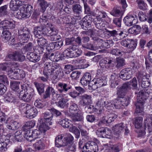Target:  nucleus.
<instances>
[{
  "label": "nucleus",
  "mask_w": 152,
  "mask_h": 152,
  "mask_svg": "<svg viewBox=\"0 0 152 152\" xmlns=\"http://www.w3.org/2000/svg\"><path fill=\"white\" fill-rule=\"evenodd\" d=\"M148 96V93L146 92L145 89L139 91L137 95V102L135 104L136 107L135 112L136 113H139L142 111L144 104Z\"/></svg>",
  "instance_id": "obj_1"
},
{
  "label": "nucleus",
  "mask_w": 152,
  "mask_h": 152,
  "mask_svg": "<svg viewBox=\"0 0 152 152\" xmlns=\"http://www.w3.org/2000/svg\"><path fill=\"white\" fill-rule=\"evenodd\" d=\"M21 88L23 90L19 93V98L26 102H30L34 94V89L25 84L22 85Z\"/></svg>",
  "instance_id": "obj_2"
},
{
  "label": "nucleus",
  "mask_w": 152,
  "mask_h": 152,
  "mask_svg": "<svg viewBox=\"0 0 152 152\" xmlns=\"http://www.w3.org/2000/svg\"><path fill=\"white\" fill-rule=\"evenodd\" d=\"M82 52L77 45H72L63 52V54L64 57L68 58H76L80 56Z\"/></svg>",
  "instance_id": "obj_3"
},
{
  "label": "nucleus",
  "mask_w": 152,
  "mask_h": 152,
  "mask_svg": "<svg viewBox=\"0 0 152 152\" xmlns=\"http://www.w3.org/2000/svg\"><path fill=\"white\" fill-rule=\"evenodd\" d=\"M52 31L51 28L40 26L35 27L34 28V34L37 37H40L43 36H49Z\"/></svg>",
  "instance_id": "obj_4"
},
{
  "label": "nucleus",
  "mask_w": 152,
  "mask_h": 152,
  "mask_svg": "<svg viewBox=\"0 0 152 152\" xmlns=\"http://www.w3.org/2000/svg\"><path fill=\"white\" fill-rule=\"evenodd\" d=\"M7 72L9 77L12 79L23 78L25 75L24 72L22 69H15L13 71L11 68H10Z\"/></svg>",
  "instance_id": "obj_5"
},
{
  "label": "nucleus",
  "mask_w": 152,
  "mask_h": 152,
  "mask_svg": "<svg viewBox=\"0 0 152 152\" xmlns=\"http://www.w3.org/2000/svg\"><path fill=\"white\" fill-rule=\"evenodd\" d=\"M62 138L63 136L61 135H58L56 138L55 144L57 147L59 148L66 146L68 140H70V141H71L73 140V137L69 134L64 137L63 140Z\"/></svg>",
  "instance_id": "obj_6"
},
{
  "label": "nucleus",
  "mask_w": 152,
  "mask_h": 152,
  "mask_svg": "<svg viewBox=\"0 0 152 152\" xmlns=\"http://www.w3.org/2000/svg\"><path fill=\"white\" fill-rule=\"evenodd\" d=\"M18 38L23 43L27 42L30 38V31L26 27H21L18 30Z\"/></svg>",
  "instance_id": "obj_7"
},
{
  "label": "nucleus",
  "mask_w": 152,
  "mask_h": 152,
  "mask_svg": "<svg viewBox=\"0 0 152 152\" xmlns=\"http://www.w3.org/2000/svg\"><path fill=\"white\" fill-rule=\"evenodd\" d=\"M25 59V57L23 55L22 51H15L9 54L6 57L7 61L12 60L14 61L22 62Z\"/></svg>",
  "instance_id": "obj_8"
},
{
  "label": "nucleus",
  "mask_w": 152,
  "mask_h": 152,
  "mask_svg": "<svg viewBox=\"0 0 152 152\" xmlns=\"http://www.w3.org/2000/svg\"><path fill=\"white\" fill-rule=\"evenodd\" d=\"M114 134L116 135L120 134L123 132L124 129L125 131V134L127 135L129 133L127 125L123 123H121L115 125L113 127L112 129Z\"/></svg>",
  "instance_id": "obj_9"
},
{
  "label": "nucleus",
  "mask_w": 152,
  "mask_h": 152,
  "mask_svg": "<svg viewBox=\"0 0 152 152\" xmlns=\"http://www.w3.org/2000/svg\"><path fill=\"white\" fill-rule=\"evenodd\" d=\"M137 83L136 77H134L132 79L127 83L123 84L122 86L119 88V90L118 94H119L121 93L122 91H126L131 89L130 86H132L134 89L137 88Z\"/></svg>",
  "instance_id": "obj_10"
},
{
  "label": "nucleus",
  "mask_w": 152,
  "mask_h": 152,
  "mask_svg": "<svg viewBox=\"0 0 152 152\" xmlns=\"http://www.w3.org/2000/svg\"><path fill=\"white\" fill-rule=\"evenodd\" d=\"M106 80L101 77L94 79L90 83L89 86L92 87V89L94 90L98 88L106 85Z\"/></svg>",
  "instance_id": "obj_11"
},
{
  "label": "nucleus",
  "mask_w": 152,
  "mask_h": 152,
  "mask_svg": "<svg viewBox=\"0 0 152 152\" xmlns=\"http://www.w3.org/2000/svg\"><path fill=\"white\" fill-rule=\"evenodd\" d=\"M51 93L52 99L55 100L56 99H59L61 97V94L56 93L54 88L52 87L49 86L46 89L45 93L43 95V98L46 99L50 97V94Z\"/></svg>",
  "instance_id": "obj_12"
},
{
  "label": "nucleus",
  "mask_w": 152,
  "mask_h": 152,
  "mask_svg": "<svg viewBox=\"0 0 152 152\" xmlns=\"http://www.w3.org/2000/svg\"><path fill=\"white\" fill-rule=\"evenodd\" d=\"M9 85L8 79L4 74H0V95L4 94L6 91V86Z\"/></svg>",
  "instance_id": "obj_13"
},
{
  "label": "nucleus",
  "mask_w": 152,
  "mask_h": 152,
  "mask_svg": "<svg viewBox=\"0 0 152 152\" xmlns=\"http://www.w3.org/2000/svg\"><path fill=\"white\" fill-rule=\"evenodd\" d=\"M86 148L85 152H97L98 147L96 143L93 141H89L83 146Z\"/></svg>",
  "instance_id": "obj_14"
},
{
  "label": "nucleus",
  "mask_w": 152,
  "mask_h": 152,
  "mask_svg": "<svg viewBox=\"0 0 152 152\" xmlns=\"http://www.w3.org/2000/svg\"><path fill=\"white\" fill-rule=\"evenodd\" d=\"M105 32L107 33V34L109 37H116L117 36L119 37L120 39L124 38L127 36V35L123 31H116L113 30L112 31H109L106 29Z\"/></svg>",
  "instance_id": "obj_15"
},
{
  "label": "nucleus",
  "mask_w": 152,
  "mask_h": 152,
  "mask_svg": "<svg viewBox=\"0 0 152 152\" xmlns=\"http://www.w3.org/2000/svg\"><path fill=\"white\" fill-rule=\"evenodd\" d=\"M132 75V69L130 68H126L122 69L119 74L120 78L124 80H129L131 78Z\"/></svg>",
  "instance_id": "obj_16"
},
{
  "label": "nucleus",
  "mask_w": 152,
  "mask_h": 152,
  "mask_svg": "<svg viewBox=\"0 0 152 152\" xmlns=\"http://www.w3.org/2000/svg\"><path fill=\"white\" fill-rule=\"evenodd\" d=\"M119 90V88L118 90L117 94L118 95L119 99L120 102L121 103L122 106H127L129 104L130 98L129 97L124 96L125 95V92L126 91H121V94H118V93Z\"/></svg>",
  "instance_id": "obj_17"
},
{
  "label": "nucleus",
  "mask_w": 152,
  "mask_h": 152,
  "mask_svg": "<svg viewBox=\"0 0 152 152\" xmlns=\"http://www.w3.org/2000/svg\"><path fill=\"white\" fill-rule=\"evenodd\" d=\"M24 108H26V114L28 118H34L37 113V110L36 108L31 105L26 104V106H23Z\"/></svg>",
  "instance_id": "obj_18"
},
{
  "label": "nucleus",
  "mask_w": 152,
  "mask_h": 152,
  "mask_svg": "<svg viewBox=\"0 0 152 152\" xmlns=\"http://www.w3.org/2000/svg\"><path fill=\"white\" fill-rule=\"evenodd\" d=\"M114 63L113 60L106 58L102 60L99 62V65L102 69L108 68L113 66Z\"/></svg>",
  "instance_id": "obj_19"
},
{
  "label": "nucleus",
  "mask_w": 152,
  "mask_h": 152,
  "mask_svg": "<svg viewBox=\"0 0 152 152\" xmlns=\"http://www.w3.org/2000/svg\"><path fill=\"white\" fill-rule=\"evenodd\" d=\"M0 25L4 29H13L15 28V22L13 20H4L0 23Z\"/></svg>",
  "instance_id": "obj_20"
},
{
  "label": "nucleus",
  "mask_w": 152,
  "mask_h": 152,
  "mask_svg": "<svg viewBox=\"0 0 152 152\" xmlns=\"http://www.w3.org/2000/svg\"><path fill=\"white\" fill-rule=\"evenodd\" d=\"M53 75L56 77L60 78L63 76L64 73L62 69L59 65H54L53 66Z\"/></svg>",
  "instance_id": "obj_21"
},
{
  "label": "nucleus",
  "mask_w": 152,
  "mask_h": 152,
  "mask_svg": "<svg viewBox=\"0 0 152 152\" xmlns=\"http://www.w3.org/2000/svg\"><path fill=\"white\" fill-rule=\"evenodd\" d=\"M39 121L40 122V125L39 130L43 134L47 130L49 129V126L52 125V122Z\"/></svg>",
  "instance_id": "obj_22"
},
{
  "label": "nucleus",
  "mask_w": 152,
  "mask_h": 152,
  "mask_svg": "<svg viewBox=\"0 0 152 152\" xmlns=\"http://www.w3.org/2000/svg\"><path fill=\"white\" fill-rule=\"evenodd\" d=\"M123 21L126 25L128 26L134 25L137 22V20L133 16L131 15L126 16L124 18Z\"/></svg>",
  "instance_id": "obj_23"
},
{
  "label": "nucleus",
  "mask_w": 152,
  "mask_h": 152,
  "mask_svg": "<svg viewBox=\"0 0 152 152\" xmlns=\"http://www.w3.org/2000/svg\"><path fill=\"white\" fill-rule=\"evenodd\" d=\"M87 18V17H85L83 20L80 21L79 23L81 28L83 29L86 30L87 28L90 27L91 26V23L92 22V18H91V19L87 20L86 18Z\"/></svg>",
  "instance_id": "obj_24"
},
{
  "label": "nucleus",
  "mask_w": 152,
  "mask_h": 152,
  "mask_svg": "<svg viewBox=\"0 0 152 152\" xmlns=\"http://www.w3.org/2000/svg\"><path fill=\"white\" fill-rule=\"evenodd\" d=\"M81 99L80 101V104L82 106L89 105L91 103V95L85 94L80 96Z\"/></svg>",
  "instance_id": "obj_25"
},
{
  "label": "nucleus",
  "mask_w": 152,
  "mask_h": 152,
  "mask_svg": "<svg viewBox=\"0 0 152 152\" xmlns=\"http://www.w3.org/2000/svg\"><path fill=\"white\" fill-rule=\"evenodd\" d=\"M53 66H51L49 63H46L45 64L44 69L43 73L44 75L47 77L53 75Z\"/></svg>",
  "instance_id": "obj_26"
},
{
  "label": "nucleus",
  "mask_w": 152,
  "mask_h": 152,
  "mask_svg": "<svg viewBox=\"0 0 152 152\" xmlns=\"http://www.w3.org/2000/svg\"><path fill=\"white\" fill-rule=\"evenodd\" d=\"M71 86H69L67 83H59L57 86L58 91L60 93L66 92L72 88Z\"/></svg>",
  "instance_id": "obj_27"
},
{
  "label": "nucleus",
  "mask_w": 152,
  "mask_h": 152,
  "mask_svg": "<svg viewBox=\"0 0 152 152\" xmlns=\"http://www.w3.org/2000/svg\"><path fill=\"white\" fill-rule=\"evenodd\" d=\"M50 109L49 110V111H47L42 114V116L43 117V118H40L39 121H44L48 122H51L50 121L52 119L53 115L51 113Z\"/></svg>",
  "instance_id": "obj_28"
},
{
  "label": "nucleus",
  "mask_w": 152,
  "mask_h": 152,
  "mask_svg": "<svg viewBox=\"0 0 152 152\" xmlns=\"http://www.w3.org/2000/svg\"><path fill=\"white\" fill-rule=\"evenodd\" d=\"M72 9L74 14L79 19H80V15L82 12V8L81 5L80 4H75L73 5Z\"/></svg>",
  "instance_id": "obj_29"
},
{
  "label": "nucleus",
  "mask_w": 152,
  "mask_h": 152,
  "mask_svg": "<svg viewBox=\"0 0 152 152\" xmlns=\"http://www.w3.org/2000/svg\"><path fill=\"white\" fill-rule=\"evenodd\" d=\"M61 99H59V101L56 102V105L58 107L61 108H67L69 104V103L68 102V100L64 98L60 97Z\"/></svg>",
  "instance_id": "obj_30"
},
{
  "label": "nucleus",
  "mask_w": 152,
  "mask_h": 152,
  "mask_svg": "<svg viewBox=\"0 0 152 152\" xmlns=\"http://www.w3.org/2000/svg\"><path fill=\"white\" fill-rule=\"evenodd\" d=\"M91 80V75L89 73H86L80 80V83L84 86L88 84Z\"/></svg>",
  "instance_id": "obj_31"
},
{
  "label": "nucleus",
  "mask_w": 152,
  "mask_h": 152,
  "mask_svg": "<svg viewBox=\"0 0 152 152\" xmlns=\"http://www.w3.org/2000/svg\"><path fill=\"white\" fill-rule=\"evenodd\" d=\"M37 42L39 46L37 50H39V54H42L44 50V46L47 43V40L43 38H40L37 40Z\"/></svg>",
  "instance_id": "obj_32"
},
{
  "label": "nucleus",
  "mask_w": 152,
  "mask_h": 152,
  "mask_svg": "<svg viewBox=\"0 0 152 152\" xmlns=\"http://www.w3.org/2000/svg\"><path fill=\"white\" fill-rule=\"evenodd\" d=\"M26 57L30 61L33 62H37L40 59V57L39 56L32 52L28 53Z\"/></svg>",
  "instance_id": "obj_33"
},
{
  "label": "nucleus",
  "mask_w": 152,
  "mask_h": 152,
  "mask_svg": "<svg viewBox=\"0 0 152 152\" xmlns=\"http://www.w3.org/2000/svg\"><path fill=\"white\" fill-rule=\"evenodd\" d=\"M104 148L109 150L110 152H118L119 151V148L117 145H112L109 143L104 144Z\"/></svg>",
  "instance_id": "obj_34"
},
{
  "label": "nucleus",
  "mask_w": 152,
  "mask_h": 152,
  "mask_svg": "<svg viewBox=\"0 0 152 152\" xmlns=\"http://www.w3.org/2000/svg\"><path fill=\"white\" fill-rule=\"evenodd\" d=\"M22 3V1L20 0H11L10 7L12 10H16L21 5Z\"/></svg>",
  "instance_id": "obj_35"
},
{
  "label": "nucleus",
  "mask_w": 152,
  "mask_h": 152,
  "mask_svg": "<svg viewBox=\"0 0 152 152\" xmlns=\"http://www.w3.org/2000/svg\"><path fill=\"white\" fill-rule=\"evenodd\" d=\"M52 31L51 33L50 39L52 41H55L58 40L61 38L60 36L58 34V31L55 28H51Z\"/></svg>",
  "instance_id": "obj_36"
},
{
  "label": "nucleus",
  "mask_w": 152,
  "mask_h": 152,
  "mask_svg": "<svg viewBox=\"0 0 152 152\" xmlns=\"http://www.w3.org/2000/svg\"><path fill=\"white\" fill-rule=\"evenodd\" d=\"M37 3L40 7V11L44 13L48 6L47 2L45 0H38Z\"/></svg>",
  "instance_id": "obj_37"
},
{
  "label": "nucleus",
  "mask_w": 152,
  "mask_h": 152,
  "mask_svg": "<svg viewBox=\"0 0 152 152\" xmlns=\"http://www.w3.org/2000/svg\"><path fill=\"white\" fill-rule=\"evenodd\" d=\"M71 121L67 119L64 118L60 120L58 122V124L64 128H69L72 126Z\"/></svg>",
  "instance_id": "obj_38"
},
{
  "label": "nucleus",
  "mask_w": 152,
  "mask_h": 152,
  "mask_svg": "<svg viewBox=\"0 0 152 152\" xmlns=\"http://www.w3.org/2000/svg\"><path fill=\"white\" fill-rule=\"evenodd\" d=\"M23 135L19 131H17L15 134L14 136L12 138L14 142H21L23 141Z\"/></svg>",
  "instance_id": "obj_39"
},
{
  "label": "nucleus",
  "mask_w": 152,
  "mask_h": 152,
  "mask_svg": "<svg viewBox=\"0 0 152 152\" xmlns=\"http://www.w3.org/2000/svg\"><path fill=\"white\" fill-rule=\"evenodd\" d=\"M73 140L70 141L68 140L67 144V148L66 151L67 152H75L76 150V146L72 142Z\"/></svg>",
  "instance_id": "obj_40"
},
{
  "label": "nucleus",
  "mask_w": 152,
  "mask_h": 152,
  "mask_svg": "<svg viewBox=\"0 0 152 152\" xmlns=\"http://www.w3.org/2000/svg\"><path fill=\"white\" fill-rule=\"evenodd\" d=\"M20 84V82L14 80L12 81L10 83V87L12 90L17 91L19 90Z\"/></svg>",
  "instance_id": "obj_41"
},
{
  "label": "nucleus",
  "mask_w": 152,
  "mask_h": 152,
  "mask_svg": "<svg viewBox=\"0 0 152 152\" xmlns=\"http://www.w3.org/2000/svg\"><path fill=\"white\" fill-rule=\"evenodd\" d=\"M35 124V121L34 120L27 122L23 126L22 129L23 130H28L34 127Z\"/></svg>",
  "instance_id": "obj_42"
},
{
  "label": "nucleus",
  "mask_w": 152,
  "mask_h": 152,
  "mask_svg": "<svg viewBox=\"0 0 152 152\" xmlns=\"http://www.w3.org/2000/svg\"><path fill=\"white\" fill-rule=\"evenodd\" d=\"M147 74L143 71L138 72L137 75V79L139 83H140L142 80H146L147 79Z\"/></svg>",
  "instance_id": "obj_43"
},
{
  "label": "nucleus",
  "mask_w": 152,
  "mask_h": 152,
  "mask_svg": "<svg viewBox=\"0 0 152 152\" xmlns=\"http://www.w3.org/2000/svg\"><path fill=\"white\" fill-rule=\"evenodd\" d=\"M34 84L39 94L41 95L44 92L45 87V86L44 84L38 83L36 82H35L34 83Z\"/></svg>",
  "instance_id": "obj_44"
},
{
  "label": "nucleus",
  "mask_w": 152,
  "mask_h": 152,
  "mask_svg": "<svg viewBox=\"0 0 152 152\" xmlns=\"http://www.w3.org/2000/svg\"><path fill=\"white\" fill-rule=\"evenodd\" d=\"M24 138L26 140L29 142L34 140L31 133V130H24Z\"/></svg>",
  "instance_id": "obj_45"
},
{
  "label": "nucleus",
  "mask_w": 152,
  "mask_h": 152,
  "mask_svg": "<svg viewBox=\"0 0 152 152\" xmlns=\"http://www.w3.org/2000/svg\"><path fill=\"white\" fill-rule=\"evenodd\" d=\"M142 124V117H137L135 118V126L136 128H140Z\"/></svg>",
  "instance_id": "obj_46"
},
{
  "label": "nucleus",
  "mask_w": 152,
  "mask_h": 152,
  "mask_svg": "<svg viewBox=\"0 0 152 152\" xmlns=\"http://www.w3.org/2000/svg\"><path fill=\"white\" fill-rule=\"evenodd\" d=\"M136 1L140 9L145 10L146 9L147 4L144 0H136Z\"/></svg>",
  "instance_id": "obj_47"
},
{
  "label": "nucleus",
  "mask_w": 152,
  "mask_h": 152,
  "mask_svg": "<svg viewBox=\"0 0 152 152\" xmlns=\"http://www.w3.org/2000/svg\"><path fill=\"white\" fill-rule=\"evenodd\" d=\"M69 128L70 132L74 133L76 135V138L79 137L80 134V132L76 127L73 126L72 124V126H70Z\"/></svg>",
  "instance_id": "obj_48"
},
{
  "label": "nucleus",
  "mask_w": 152,
  "mask_h": 152,
  "mask_svg": "<svg viewBox=\"0 0 152 152\" xmlns=\"http://www.w3.org/2000/svg\"><path fill=\"white\" fill-rule=\"evenodd\" d=\"M130 42L127 48L129 49V52H131L134 50L136 48L137 43L136 42L132 39H131Z\"/></svg>",
  "instance_id": "obj_49"
},
{
  "label": "nucleus",
  "mask_w": 152,
  "mask_h": 152,
  "mask_svg": "<svg viewBox=\"0 0 152 152\" xmlns=\"http://www.w3.org/2000/svg\"><path fill=\"white\" fill-rule=\"evenodd\" d=\"M31 133L34 140L40 137L42 135H43L39 130L35 129L34 131L31 130Z\"/></svg>",
  "instance_id": "obj_50"
},
{
  "label": "nucleus",
  "mask_w": 152,
  "mask_h": 152,
  "mask_svg": "<svg viewBox=\"0 0 152 152\" xmlns=\"http://www.w3.org/2000/svg\"><path fill=\"white\" fill-rule=\"evenodd\" d=\"M33 146L35 149L39 150L40 149H43L45 146V145L42 142V141L40 140H39L38 142L34 144Z\"/></svg>",
  "instance_id": "obj_51"
},
{
  "label": "nucleus",
  "mask_w": 152,
  "mask_h": 152,
  "mask_svg": "<svg viewBox=\"0 0 152 152\" xmlns=\"http://www.w3.org/2000/svg\"><path fill=\"white\" fill-rule=\"evenodd\" d=\"M102 20L101 19L96 18L94 21V23L95 24L96 28L99 29V31H102Z\"/></svg>",
  "instance_id": "obj_52"
},
{
  "label": "nucleus",
  "mask_w": 152,
  "mask_h": 152,
  "mask_svg": "<svg viewBox=\"0 0 152 152\" xmlns=\"http://www.w3.org/2000/svg\"><path fill=\"white\" fill-rule=\"evenodd\" d=\"M122 105L118 98L113 100V107L115 109H120Z\"/></svg>",
  "instance_id": "obj_53"
},
{
  "label": "nucleus",
  "mask_w": 152,
  "mask_h": 152,
  "mask_svg": "<svg viewBox=\"0 0 152 152\" xmlns=\"http://www.w3.org/2000/svg\"><path fill=\"white\" fill-rule=\"evenodd\" d=\"M116 67L118 69L121 68L125 64L124 60L122 58H118L116 60Z\"/></svg>",
  "instance_id": "obj_54"
},
{
  "label": "nucleus",
  "mask_w": 152,
  "mask_h": 152,
  "mask_svg": "<svg viewBox=\"0 0 152 152\" xmlns=\"http://www.w3.org/2000/svg\"><path fill=\"white\" fill-rule=\"evenodd\" d=\"M78 108L77 104L75 103H72L70 106L69 111L73 115L75 113H76L77 112Z\"/></svg>",
  "instance_id": "obj_55"
},
{
  "label": "nucleus",
  "mask_w": 152,
  "mask_h": 152,
  "mask_svg": "<svg viewBox=\"0 0 152 152\" xmlns=\"http://www.w3.org/2000/svg\"><path fill=\"white\" fill-rule=\"evenodd\" d=\"M145 132L143 130H140L139 131L138 134V137H141L142 139V141L144 142H146L147 140V137L145 135Z\"/></svg>",
  "instance_id": "obj_56"
},
{
  "label": "nucleus",
  "mask_w": 152,
  "mask_h": 152,
  "mask_svg": "<svg viewBox=\"0 0 152 152\" xmlns=\"http://www.w3.org/2000/svg\"><path fill=\"white\" fill-rule=\"evenodd\" d=\"M9 147L8 144L7 142H2L0 141V151L4 152L7 150Z\"/></svg>",
  "instance_id": "obj_57"
},
{
  "label": "nucleus",
  "mask_w": 152,
  "mask_h": 152,
  "mask_svg": "<svg viewBox=\"0 0 152 152\" xmlns=\"http://www.w3.org/2000/svg\"><path fill=\"white\" fill-rule=\"evenodd\" d=\"M89 33L90 34V37H92V39L93 38L96 37H95L94 36H96L97 34L99 35L100 34V32H102L99 31V30H97L95 29H90L89 30Z\"/></svg>",
  "instance_id": "obj_58"
},
{
  "label": "nucleus",
  "mask_w": 152,
  "mask_h": 152,
  "mask_svg": "<svg viewBox=\"0 0 152 152\" xmlns=\"http://www.w3.org/2000/svg\"><path fill=\"white\" fill-rule=\"evenodd\" d=\"M121 13V11L119 7H114L110 12V14L115 16H118Z\"/></svg>",
  "instance_id": "obj_59"
},
{
  "label": "nucleus",
  "mask_w": 152,
  "mask_h": 152,
  "mask_svg": "<svg viewBox=\"0 0 152 152\" xmlns=\"http://www.w3.org/2000/svg\"><path fill=\"white\" fill-rule=\"evenodd\" d=\"M105 128L102 127L98 129L96 132V135L99 137L103 138Z\"/></svg>",
  "instance_id": "obj_60"
},
{
  "label": "nucleus",
  "mask_w": 152,
  "mask_h": 152,
  "mask_svg": "<svg viewBox=\"0 0 152 152\" xmlns=\"http://www.w3.org/2000/svg\"><path fill=\"white\" fill-rule=\"evenodd\" d=\"M7 8V5H4L0 7V14L4 16L7 15L8 13Z\"/></svg>",
  "instance_id": "obj_61"
},
{
  "label": "nucleus",
  "mask_w": 152,
  "mask_h": 152,
  "mask_svg": "<svg viewBox=\"0 0 152 152\" xmlns=\"http://www.w3.org/2000/svg\"><path fill=\"white\" fill-rule=\"evenodd\" d=\"M93 40H94V43L97 42L99 47L101 49H102V43H103V40L98 37H93Z\"/></svg>",
  "instance_id": "obj_62"
},
{
  "label": "nucleus",
  "mask_w": 152,
  "mask_h": 152,
  "mask_svg": "<svg viewBox=\"0 0 152 152\" xmlns=\"http://www.w3.org/2000/svg\"><path fill=\"white\" fill-rule=\"evenodd\" d=\"M103 138H110L111 137V131L107 128H105Z\"/></svg>",
  "instance_id": "obj_63"
},
{
  "label": "nucleus",
  "mask_w": 152,
  "mask_h": 152,
  "mask_svg": "<svg viewBox=\"0 0 152 152\" xmlns=\"http://www.w3.org/2000/svg\"><path fill=\"white\" fill-rule=\"evenodd\" d=\"M24 49L27 51H33L34 48L33 43L31 42H29L24 47Z\"/></svg>",
  "instance_id": "obj_64"
}]
</instances>
